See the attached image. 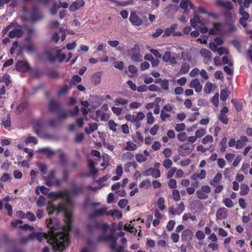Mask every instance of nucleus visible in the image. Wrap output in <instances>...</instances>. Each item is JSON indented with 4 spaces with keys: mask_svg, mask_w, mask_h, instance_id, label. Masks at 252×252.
Returning a JSON list of instances; mask_svg holds the SVG:
<instances>
[{
    "mask_svg": "<svg viewBox=\"0 0 252 252\" xmlns=\"http://www.w3.org/2000/svg\"><path fill=\"white\" fill-rule=\"evenodd\" d=\"M84 187L74 185L71 193L67 189L59 191L51 192L49 193L50 198L61 199L63 203L56 206L53 203H50L47 207L49 215L63 212L64 216L65 225L61 226L58 220L55 219L47 220V225L50 229L52 241V247L56 252H62L68 246L69 243V232L71 229L72 214L66 210L65 205L72 206L71 194L77 195L82 193Z\"/></svg>",
    "mask_w": 252,
    "mask_h": 252,
    "instance_id": "1",
    "label": "nucleus"
},
{
    "mask_svg": "<svg viewBox=\"0 0 252 252\" xmlns=\"http://www.w3.org/2000/svg\"><path fill=\"white\" fill-rule=\"evenodd\" d=\"M236 28L233 24L224 25L220 23H214L213 28L209 31L210 34L223 35L228 33L234 32Z\"/></svg>",
    "mask_w": 252,
    "mask_h": 252,
    "instance_id": "2",
    "label": "nucleus"
},
{
    "mask_svg": "<svg viewBox=\"0 0 252 252\" xmlns=\"http://www.w3.org/2000/svg\"><path fill=\"white\" fill-rule=\"evenodd\" d=\"M99 241H108L110 243L111 249L115 252H123L124 248L122 246H117V238L113 233L107 234L105 231L99 237Z\"/></svg>",
    "mask_w": 252,
    "mask_h": 252,
    "instance_id": "3",
    "label": "nucleus"
},
{
    "mask_svg": "<svg viewBox=\"0 0 252 252\" xmlns=\"http://www.w3.org/2000/svg\"><path fill=\"white\" fill-rule=\"evenodd\" d=\"M193 15V18L190 20L191 27L196 29H200L201 32L203 33H207L209 31L207 27H202L200 28L198 25L199 24L200 26L205 25L208 23V21L206 19H201L196 11H194Z\"/></svg>",
    "mask_w": 252,
    "mask_h": 252,
    "instance_id": "4",
    "label": "nucleus"
},
{
    "mask_svg": "<svg viewBox=\"0 0 252 252\" xmlns=\"http://www.w3.org/2000/svg\"><path fill=\"white\" fill-rule=\"evenodd\" d=\"M47 54L49 60L52 62H62L66 58L65 55L62 53L61 50L59 49H52L48 52Z\"/></svg>",
    "mask_w": 252,
    "mask_h": 252,
    "instance_id": "5",
    "label": "nucleus"
},
{
    "mask_svg": "<svg viewBox=\"0 0 252 252\" xmlns=\"http://www.w3.org/2000/svg\"><path fill=\"white\" fill-rule=\"evenodd\" d=\"M56 171L53 170L51 171L49 175L47 177H44L43 180L46 186L52 187L53 186H59L61 183L62 181L55 178Z\"/></svg>",
    "mask_w": 252,
    "mask_h": 252,
    "instance_id": "6",
    "label": "nucleus"
},
{
    "mask_svg": "<svg viewBox=\"0 0 252 252\" xmlns=\"http://www.w3.org/2000/svg\"><path fill=\"white\" fill-rule=\"evenodd\" d=\"M128 54L130 56L131 59L133 61L140 62L142 61V56L140 52V47L138 44H135L129 50Z\"/></svg>",
    "mask_w": 252,
    "mask_h": 252,
    "instance_id": "7",
    "label": "nucleus"
},
{
    "mask_svg": "<svg viewBox=\"0 0 252 252\" xmlns=\"http://www.w3.org/2000/svg\"><path fill=\"white\" fill-rule=\"evenodd\" d=\"M211 189L208 186H203L200 189L197 190L196 192L197 197L200 199H206L208 198V193L210 192Z\"/></svg>",
    "mask_w": 252,
    "mask_h": 252,
    "instance_id": "8",
    "label": "nucleus"
},
{
    "mask_svg": "<svg viewBox=\"0 0 252 252\" xmlns=\"http://www.w3.org/2000/svg\"><path fill=\"white\" fill-rule=\"evenodd\" d=\"M44 238H45V236L42 233L40 232H32L28 236L22 238L21 241L22 243H25L30 240L36 239L40 242Z\"/></svg>",
    "mask_w": 252,
    "mask_h": 252,
    "instance_id": "9",
    "label": "nucleus"
},
{
    "mask_svg": "<svg viewBox=\"0 0 252 252\" xmlns=\"http://www.w3.org/2000/svg\"><path fill=\"white\" fill-rule=\"evenodd\" d=\"M107 208L103 207L99 209H95L89 215V218L92 220H95L99 216H102L104 215L107 216V213L108 211Z\"/></svg>",
    "mask_w": 252,
    "mask_h": 252,
    "instance_id": "10",
    "label": "nucleus"
},
{
    "mask_svg": "<svg viewBox=\"0 0 252 252\" xmlns=\"http://www.w3.org/2000/svg\"><path fill=\"white\" fill-rule=\"evenodd\" d=\"M239 14L241 16L239 19V23L243 27L246 28L247 26V21L249 19L250 15L242 7H240Z\"/></svg>",
    "mask_w": 252,
    "mask_h": 252,
    "instance_id": "11",
    "label": "nucleus"
},
{
    "mask_svg": "<svg viewBox=\"0 0 252 252\" xmlns=\"http://www.w3.org/2000/svg\"><path fill=\"white\" fill-rule=\"evenodd\" d=\"M216 4L218 6L224 8L226 11V14L229 15L231 17L230 10L233 9L232 3L228 1H223L221 0H217Z\"/></svg>",
    "mask_w": 252,
    "mask_h": 252,
    "instance_id": "12",
    "label": "nucleus"
},
{
    "mask_svg": "<svg viewBox=\"0 0 252 252\" xmlns=\"http://www.w3.org/2000/svg\"><path fill=\"white\" fill-rule=\"evenodd\" d=\"M89 101L91 106L93 108H95L101 104L103 99L98 95H91L89 97Z\"/></svg>",
    "mask_w": 252,
    "mask_h": 252,
    "instance_id": "13",
    "label": "nucleus"
},
{
    "mask_svg": "<svg viewBox=\"0 0 252 252\" xmlns=\"http://www.w3.org/2000/svg\"><path fill=\"white\" fill-rule=\"evenodd\" d=\"M177 28V25L176 24H172L169 28H167L165 29L164 31V36H169L171 35L173 36H180L181 35V33L180 32H175V30Z\"/></svg>",
    "mask_w": 252,
    "mask_h": 252,
    "instance_id": "14",
    "label": "nucleus"
},
{
    "mask_svg": "<svg viewBox=\"0 0 252 252\" xmlns=\"http://www.w3.org/2000/svg\"><path fill=\"white\" fill-rule=\"evenodd\" d=\"M216 220H222L226 219L228 216V210L224 207H221L216 212Z\"/></svg>",
    "mask_w": 252,
    "mask_h": 252,
    "instance_id": "15",
    "label": "nucleus"
},
{
    "mask_svg": "<svg viewBox=\"0 0 252 252\" xmlns=\"http://www.w3.org/2000/svg\"><path fill=\"white\" fill-rule=\"evenodd\" d=\"M30 66L26 61H18L16 64V69L22 72H25L29 69Z\"/></svg>",
    "mask_w": 252,
    "mask_h": 252,
    "instance_id": "16",
    "label": "nucleus"
},
{
    "mask_svg": "<svg viewBox=\"0 0 252 252\" xmlns=\"http://www.w3.org/2000/svg\"><path fill=\"white\" fill-rule=\"evenodd\" d=\"M85 1L83 0H76L73 2L69 7L70 12H75L80 10L85 5Z\"/></svg>",
    "mask_w": 252,
    "mask_h": 252,
    "instance_id": "17",
    "label": "nucleus"
},
{
    "mask_svg": "<svg viewBox=\"0 0 252 252\" xmlns=\"http://www.w3.org/2000/svg\"><path fill=\"white\" fill-rule=\"evenodd\" d=\"M143 174L145 176H152L155 178H158L160 176V172L158 169L149 168L143 172Z\"/></svg>",
    "mask_w": 252,
    "mask_h": 252,
    "instance_id": "18",
    "label": "nucleus"
},
{
    "mask_svg": "<svg viewBox=\"0 0 252 252\" xmlns=\"http://www.w3.org/2000/svg\"><path fill=\"white\" fill-rule=\"evenodd\" d=\"M150 156L149 152L145 150L143 153H137L135 155V159L139 163L145 162L147 160L148 157Z\"/></svg>",
    "mask_w": 252,
    "mask_h": 252,
    "instance_id": "19",
    "label": "nucleus"
},
{
    "mask_svg": "<svg viewBox=\"0 0 252 252\" xmlns=\"http://www.w3.org/2000/svg\"><path fill=\"white\" fill-rule=\"evenodd\" d=\"M189 87L193 88L195 91L197 93L201 92L202 90V86L200 84L199 79L197 78L191 80L189 84Z\"/></svg>",
    "mask_w": 252,
    "mask_h": 252,
    "instance_id": "20",
    "label": "nucleus"
},
{
    "mask_svg": "<svg viewBox=\"0 0 252 252\" xmlns=\"http://www.w3.org/2000/svg\"><path fill=\"white\" fill-rule=\"evenodd\" d=\"M129 20L130 22L135 26H140L142 23V20L139 18L134 11L131 12Z\"/></svg>",
    "mask_w": 252,
    "mask_h": 252,
    "instance_id": "21",
    "label": "nucleus"
},
{
    "mask_svg": "<svg viewBox=\"0 0 252 252\" xmlns=\"http://www.w3.org/2000/svg\"><path fill=\"white\" fill-rule=\"evenodd\" d=\"M110 177V175H106L105 176H103L102 178H100L99 180H97L96 182L99 184V187L93 188L91 186H89L88 188L93 190L100 189L102 187H103V186H104L105 185V184H101V183L106 181Z\"/></svg>",
    "mask_w": 252,
    "mask_h": 252,
    "instance_id": "22",
    "label": "nucleus"
},
{
    "mask_svg": "<svg viewBox=\"0 0 252 252\" xmlns=\"http://www.w3.org/2000/svg\"><path fill=\"white\" fill-rule=\"evenodd\" d=\"M23 31L20 28H15L10 31L8 33V36L13 38L14 37H20L23 34Z\"/></svg>",
    "mask_w": 252,
    "mask_h": 252,
    "instance_id": "23",
    "label": "nucleus"
},
{
    "mask_svg": "<svg viewBox=\"0 0 252 252\" xmlns=\"http://www.w3.org/2000/svg\"><path fill=\"white\" fill-rule=\"evenodd\" d=\"M193 232L189 229L184 230L181 235V239L182 241H187L190 240L193 237Z\"/></svg>",
    "mask_w": 252,
    "mask_h": 252,
    "instance_id": "24",
    "label": "nucleus"
},
{
    "mask_svg": "<svg viewBox=\"0 0 252 252\" xmlns=\"http://www.w3.org/2000/svg\"><path fill=\"white\" fill-rule=\"evenodd\" d=\"M248 141V139L246 136H242L239 139L236 141L235 148L237 149H240L243 148Z\"/></svg>",
    "mask_w": 252,
    "mask_h": 252,
    "instance_id": "25",
    "label": "nucleus"
},
{
    "mask_svg": "<svg viewBox=\"0 0 252 252\" xmlns=\"http://www.w3.org/2000/svg\"><path fill=\"white\" fill-rule=\"evenodd\" d=\"M200 55L204 58L206 62L210 61L212 60V55L210 51L206 49H202L200 51Z\"/></svg>",
    "mask_w": 252,
    "mask_h": 252,
    "instance_id": "26",
    "label": "nucleus"
},
{
    "mask_svg": "<svg viewBox=\"0 0 252 252\" xmlns=\"http://www.w3.org/2000/svg\"><path fill=\"white\" fill-rule=\"evenodd\" d=\"M43 18L42 14L36 9L34 8L31 13V18L33 22H35Z\"/></svg>",
    "mask_w": 252,
    "mask_h": 252,
    "instance_id": "27",
    "label": "nucleus"
},
{
    "mask_svg": "<svg viewBox=\"0 0 252 252\" xmlns=\"http://www.w3.org/2000/svg\"><path fill=\"white\" fill-rule=\"evenodd\" d=\"M107 216H111L113 218L121 219L122 217V213L117 209H114L108 211Z\"/></svg>",
    "mask_w": 252,
    "mask_h": 252,
    "instance_id": "28",
    "label": "nucleus"
},
{
    "mask_svg": "<svg viewBox=\"0 0 252 252\" xmlns=\"http://www.w3.org/2000/svg\"><path fill=\"white\" fill-rule=\"evenodd\" d=\"M180 7L184 10H186L189 6L191 9L194 8V5L189 0H182L180 3Z\"/></svg>",
    "mask_w": 252,
    "mask_h": 252,
    "instance_id": "29",
    "label": "nucleus"
},
{
    "mask_svg": "<svg viewBox=\"0 0 252 252\" xmlns=\"http://www.w3.org/2000/svg\"><path fill=\"white\" fill-rule=\"evenodd\" d=\"M234 2H237L240 5V7L243 8H248L249 7L250 4L252 2V0H244L243 3V0H232Z\"/></svg>",
    "mask_w": 252,
    "mask_h": 252,
    "instance_id": "30",
    "label": "nucleus"
},
{
    "mask_svg": "<svg viewBox=\"0 0 252 252\" xmlns=\"http://www.w3.org/2000/svg\"><path fill=\"white\" fill-rule=\"evenodd\" d=\"M89 127H85V131L87 134H90L96 130L98 127V125L95 123H90Z\"/></svg>",
    "mask_w": 252,
    "mask_h": 252,
    "instance_id": "31",
    "label": "nucleus"
},
{
    "mask_svg": "<svg viewBox=\"0 0 252 252\" xmlns=\"http://www.w3.org/2000/svg\"><path fill=\"white\" fill-rule=\"evenodd\" d=\"M139 220H140V219L138 220H137L136 221H138ZM135 221H136L135 220H133L130 221V224H126L124 227L125 229L127 230L128 231H129L131 233H135L136 232V230L133 227V225H134Z\"/></svg>",
    "mask_w": 252,
    "mask_h": 252,
    "instance_id": "32",
    "label": "nucleus"
},
{
    "mask_svg": "<svg viewBox=\"0 0 252 252\" xmlns=\"http://www.w3.org/2000/svg\"><path fill=\"white\" fill-rule=\"evenodd\" d=\"M42 125V122L41 120H37L34 122V129L36 134H39L40 130L41 127Z\"/></svg>",
    "mask_w": 252,
    "mask_h": 252,
    "instance_id": "33",
    "label": "nucleus"
},
{
    "mask_svg": "<svg viewBox=\"0 0 252 252\" xmlns=\"http://www.w3.org/2000/svg\"><path fill=\"white\" fill-rule=\"evenodd\" d=\"M206 172L204 169H202L199 174H194L191 176L193 180H195L196 178L200 179H203L206 177Z\"/></svg>",
    "mask_w": 252,
    "mask_h": 252,
    "instance_id": "34",
    "label": "nucleus"
},
{
    "mask_svg": "<svg viewBox=\"0 0 252 252\" xmlns=\"http://www.w3.org/2000/svg\"><path fill=\"white\" fill-rule=\"evenodd\" d=\"M250 190L249 186L246 184H242L240 187V194L244 196L247 194Z\"/></svg>",
    "mask_w": 252,
    "mask_h": 252,
    "instance_id": "35",
    "label": "nucleus"
},
{
    "mask_svg": "<svg viewBox=\"0 0 252 252\" xmlns=\"http://www.w3.org/2000/svg\"><path fill=\"white\" fill-rule=\"evenodd\" d=\"M157 204L158 208L161 211H163L165 209V199L163 197H160L158 198Z\"/></svg>",
    "mask_w": 252,
    "mask_h": 252,
    "instance_id": "36",
    "label": "nucleus"
},
{
    "mask_svg": "<svg viewBox=\"0 0 252 252\" xmlns=\"http://www.w3.org/2000/svg\"><path fill=\"white\" fill-rule=\"evenodd\" d=\"M101 75L102 73L101 72H96L94 75L93 79L95 85H97L100 83Z\"/></svg>",
    "mask_w": 252,
    "mask_h": 252,
    "instance_id": "37",
    "label": "nucleus"
},
{
    "mask_svg": "<svg viewBox=\"0 0 252 252\" xmlns=\"http://www.w3.org/2000/svg\"><path fill=\"white\" fill-rule=\"evenodd\" d=\"M222 178V175L220 173H218L213 180L211 181V184L214 186H216L217 184L220 181Z\"/></svg>",
    "mask_w": 252,
    "mask_h": 252,
    "instance_id": "38",
    "label": "nucleus"
},
{
    "mask_svg": "<svg viewBox=\"0 0 252 252\" xmlns=\"http://www.w3.org/2000/svg\"><path fill=\"white\" fill-rule=\"evenodd\" d=\"M0 82H3L6 86H9L11 84V81L10 80V76L8 74H4L0 79Z\"/></svg>",
    "mask_w": 252,
    "mask_h": 252,
    "instance_id": "39",
    "label": "nucleus"
},
{
    "mask_svg": "<svg viewBox=\"0 0 252 252\" xmlns=\"http://www.w3.org/2000/svg\"><path fill=\"white\" fill-rule=\"evenodd\" d=\"M137 146L135 143L128 141L126 143V146L125 147V150L127 151H134L136 150Z\"/></svg>",
    "mask_w": 252,
    "mask_h": 252,
    "instance_id": "40",
    "label": "nucleus"
},
{
    "mask_svg": "<svg viewBox=\"0 0 252 252\" xmlns=\"http://www.w3.org/2000/svg\"><path fill=\"white\" fill-rule=\"evenodd\" d=\"M189 68L190 66L189 63H183L180 69V73L183 74L187 73L189 71Z\"/></svg>",
    "mask_w": 252,
    "mask_h": 252,
    "instance_id": "41",
    "label": "nucleus"
},
{
    "mask_svg": "<svg viewBox=\"0 0 252 252\" xmlns=\"http://www.w3.org/2000/svg\"><path fill=\"white\" fill-rule=\"evenodd\" d=\"M177 206L176 213L177 215H180L185 210V206L183 202H180Z\"/></svg>",
    "mask_w": 252,
    "mask_h": 252,
    "instance_id": "42",
    "label": "nucleus"
},
{
    "mask_svg": "<svg viewBox=\"0 0 252 252\" xmlns=\"http://www.w3.org/2000/svg\"><path fill=\"white\" fill-rule=\"evenodd\" d=\"M133 158V155L129 152H127L125 153H124L122 155V159L123 160H130Z\"/></svg>",
    "mask_w": 252,
    "mask_h": 252,
    "instance_id": "43",
    "label": "nucleus"
},
{
    "mask_svg": "<svg viewBox=\"0 0 252 252\" xmlns=\"http://www.w3.org/2000/svg\"><path fill=\"white\" fill-rule=\"evenodd\" d=\"M128 101L127 99L121 97L116 98L114 101V102L117 105H126L128 103Z\"/></svg>",
    "mask_w": 252,
    "mask_h": 252,
    "instance_id": "44",
    "label": "nucleus"
},
{
    "mask_svg": "<svg viewBox=\"0 0 252 252\" xmlns=\"http://www.w3.org/2000/svg\"><path fill=\"white\" fill-rule=\"evenodd\" d=\"M59 107V104L57 102L54 100H51L50 101L49 103V107L52 111H57Z\"/></svg>",
    "mask_w": 252,
    "mask_h": 252,
    "instance_id": "45",
    "label": "nucleus"
},
{
    "mask_svg": "<svg viewBox=\"0 0 252 252\" xmlns=\"http://www.w3.org/2000/svg\"><path fill=\"white\" fill-rule=\"evenodd\" d=\"M39 151L44 153L48 157H50L54 154V152L49 148H43L40 149Z\"/></svg>",
    "mask_w": 252,
    "mask_h": 252,
    "instance_id": "46",
    "label": "nucleus"
},
{
    "mask_svg": "<svg viewBox=\"0 0 252 252\" xmlns=\"http://www.w3.org/2000/svg\"><path fill=\"white\" fill-rule=\"evenodd\" d=\"M206 130L202 128L195 131V136L196 137L197 139L201 138L206 134Z\"/></svg>",
    "mask_w": 252,
    "mask_h": 252,
    "instance_id": "47",
    "label": "nucleus"
},
{
    "mask_svg": "<svg viewBox=\"0 0 252 252\" xmlns=\"http://www.w3.org/2000/svg\"><path fill=\"white\" fill-rule=\"evenodd\" d=\"M155 118L151 112H149L147 114V123L149 125H152L154 123Z\"/></svg>",
    "mask_w": 252,
    "mask_h": 252,
    "instance_id": "48",
    "label": "nucleus"
},
{
    "mask_svg": "<svg viewBox=\"0 0 252 252\" xmlns=\"http://www.w3.org/2000/svg\"><path fill=\"white\" fill-rule=\"evenodd\" d=\"M222 202L226 207L229 208H232L234 205L233 202L229 198H226L223 199L222 200Z\"/></svg>",
    "mask_w": 252,
    "mask_h": 252,
    "instance_id": "49",
    "label": "nucleus"
},
{
    "mask_svg": "<svg viewBox=\"0 0 252 252\" xmlns=\"http://www.w3.org/2000/svg\"><path fill=\"white\" fill-rule=\"evenodd\" d=\"M220 121L224 125L228 124V118L225 114H220L218 116Z\"/></svg>",
    "mask_w": 252,
    "mask_h": 252,
    "instance_id": "50",
    "label": "nucleus"
},
{
    "mask_svg": "<svg viewBox=\"0 0 252 252\" xmlns=\"http://www.w3.org/2000/svg\"><path fill=\"white\" fill-rule=\"evenodd\" d=\"M226 142H227V139L226 137H223L220 143V150L221 152H223L226 150Z\"/></svg>",
    "mask_w": 252,
    "mask_h": 252,
    "instance_id": "51",
    "label": "nucleus"
},
{
    "mask_svg": "<svg viewBox=\"0 0 252 252\" xmlns=\"http://www.w3.org/2000/svg\"><path fill=\"white\" fill-rule=\"evenodd\" d=\"M172 194H173V198L175 201H178L180 200L181 196L180 194L179 191L178 190L173 189V190L172 191Z\"/></svg>",
    "mask_w": 252,
    "mask_h": 252,
    "instance_id": "52",
    "label": "nucleus"
},
{
    "mask_svg": "<svg viewBox=\"0 0 252 252\" xmlns=\"http://www.w3.org/2000/svg\"><path fill=\"white\" fill-rule=\"evenodd\" d=\"M212 89V84L210 82H207V83L206 84V85L204 87V92L207 94H209L211 92Z\"/></svg>",
    "mask_w": 252,
    "mask_h": 252,
    "instance_id": "53",
    "label": "nucleus"
},
{
    "mask_svg": "<svg viewBox=\"0 0 252 252\" xmlns=\"http://www.w3.org/2000/svg\"><path fill=\"white\" fill-rule=\"evenodd\" d=\"M108 125L109 128L114 132H116L117 130V124L113 120H110L108 122Z\"/></svg>",
    "mask_w": 252,
    "mask_h": 252,
    "instance_id": "54",
    "label": "nucleus"
},
{
    "mask_svg": "<svg viewBox=\"0 0 252 252\" xmlns=\"http://www.w3.org/2000/svg\"><path fill=\"white\" fill-rule=\"evenodd\" d=\"M23 49H25L29 53L32 52L34 49V45L32 43H30L23 46Z\"/></svg>",
    "mask_w": 252,
    "mask_h": 252,
    "instance_id": "55",
    "label": "nucleus"
},
{
    "mask_svg": "<svg viewBox=\"0 0 252 252\" xmlns=\"http://www.w3.org/2000/svg\"><path fill=\"white\" fill-rule=\"evenodd\" d=\"M161 88L163 90H168L169 89V81L167 79H164L160 84Z\"/></svg>",
    "mask_w": 252,
    "mask_h": 252,
    "instance_id": "56",
    "label": "nucleus"
},
{
    "mask_svg": "<svg viewBox=\"0 0 252 252\" xmlns=\"http://www.w3.org/2000/svg\"><path fill=\"white\" fill-rule=\"evenodd\" d=\"M173 164L172 160L170 159H166L163 162V166L166 169L170 168Z\"/></svg>",
    "mask_w": 252,
    "mask_h": 252,
    "instance_id": "57",
    "label": "nucleus"
},
{
    "mask_svg": "<svg viewBox=\"0 0 252 252\" xmlns=\"http://www.w3.org/2000/svg\"><path fill=\"white\" fill-rule=\"evenodd\" d=\"M213 141V137L210 135L206 136L202 140V142L203 144H207L208 143H212Z\"/></svg>",
    "mask_w": 252,
    "mask_h": 252,
    "instance_id": "58",
    "label": "nucleus"
},
{
    "mask_svg": "<svg viewBox=\"0 0 252 252\" xmlns=\"http://www.w3.org/2000/svg\"><path fill=\"white\" fill-rule=\"evenodd\" d=\"M178 140L180 142H184L187 138L186 133L184 132H181L177 135Z\"/></svg>",
    "mask_w": 252,
    "mask_h": 252,
    "instance_id": "59",
    "label": "nucleus"
},
{
    "mask_svg": "<svg viewBox=\"0 0 252 252\" xmlns=\"http://www.w3.org/2000/svg\"><path fill=\"white\" fill-rule=\"evenodd\" d=\"M150 185V181L149 180H145L142 181L139 184V187L140 188L147 189Z\"/></svg>",
    "mask_w": 252,
    "mask_h": 252,
    "instance_id": "60",
    "label": "nucleus"
},
{
    "mask_svg": "<svg viewBox=\"0 0 252 252\" xmlns=\"http://www.w3.org/2000/svg\"><path fill=\"white\" fill-rule=\"evenodd\" d=\"M222 63L224 64H227L230 66H233V61L229 59L226 56H224L222 58Z\"/></svg>",
    "mask_w": 252,
    "mask_h": 252,
    "instance_id": "61",
    "label": "nucleus"
},
{
    "mask_svg": "<svg viewBox=\"0 0 252 252\" xmlns=\"http://www.w3.org/2000/svg\"><path fill=\"white\" fill-rule=\"evenodd\" d=\"M186 128V126L184 123L178 124L176 125L175 130L177 132H180L183 131Z\"/></svg>",
    "mask_w": 252,
    "mask_h": 252,
    "instance_id": "62",
    "label": "nucleus"
},
{
    "mask_svg": "<svg viewBox=\"0 0 252 252\" xmlns=\"http://www.w3.org/2000/svg\"><path fill=\"white\" fill-rule=\"evenodd\" d=\"M171 57V53L169 51H166L164 53L162 57V60L165 63H168Z\"/></svg>",
    "mask_w": 252,
    "mask_h": 252,
    "instance_id": "63",
    "label": "nucleus"
},
{
    "mask_svg": "<svg viewBox=\"0 0 252 252\" xmlns=\"http://www.w3.org/2000/svg\"><path fill=\"white\" fill-rule=\"evenodd\" d=\"M228 97V94L226 90H221L220 94V98L223 101H225L226 100Z\"/></svg>",
    "mask_w": 252,
    "mask_h": 252,
    "instance_id": "64",
    "label": "nucleus"
}]
</instances>
